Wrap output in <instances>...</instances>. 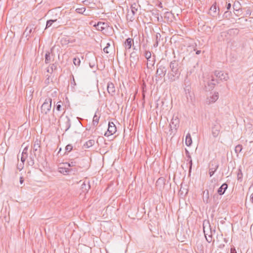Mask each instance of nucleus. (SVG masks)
I'll list each match as a JSON object with an SVG mask.
<instances>
[{
	"label": "nucleus",
	"instance_id": "a19ab883",
	"mask_svg": "<svg viewBox=\"0 0 253 253\" xmlns=\"http://www.w3.org/2000/svg\"><path fill=\"white\" fill-rule=\"evenodd\" d=\"M85 8L84 7H82V8H78L76 9V11L77 13H84V12L85 11Z\"/></svg>",
	"mask_w": 253,
	"mask_h": 253
},
{
	"label": "nucleus",
	"instance_id": "b1692460",
	"mask_svg": "<svg viewBox=\"0 0 253 253\" xmlns=\"http://www.w3.org/2000/svg\"><path fill=\"white\" fill-rule=\"evenodd\" d=\"M216 84V82L213 77H212L210 81H209L207 83L208 86L209 87V89H212Z\"/></svg>",
	"mask_w": 253,
	"mask_h": 253
},
{
	"label": "nucleus",
	"instance_id": "8fccbe9b",
	"mask_svg": "<svg viewBox=\"0 0 253 253\" xmlns=\"http://www.w3.org/2000/svg\"><path fill=\"white\" fill-rule=\"evenodd\" d=\"M241 12V9L238 10V11H234V13L236 16H238L241 14H240Z\"/></svg>",
	"mask_w": 253,
	"mask_h": 253
},
{
	"label": "nucleus",
	"instance_id": "37998d69",
	"mask_svg": "<svg viewBox=\"0 0 253 253\" xmlns=\"http://www.w3.org/2000/svg\"><path fill=\"white\" fill-rule=\"evenodd\" d=\"M62 104V102L61 101H59L57 103V105H56V109L58 111H61V105Z\"/></svg>",
	"mask_w": 253,
	"mask_h": 253
},
{
	"label": "nucleus",
	"instance_id": "6e6552de",
	"mask_svg": "<svg viewBox=\"0 0 253 253\" xmlns=\"http://www.w3.org/2000/svg\"><path fill=\"white\" fill-rule=\"evenodd\" d=\"M221 126L218 123H216L211 127V132L214 137L218 136L220 133Z\"/></svg>",
	"mask_w": 253,
	"mask_h": 253
},
{
	"label": "nucleus",
	"instance_id": "864d4df0",
	"mask_svg": "<svg viewBox=\"0 0 253 253\" xmlns=\"http://www.w3.org/2000/svg\"><path fill=\"white\" fill-rule=\"evenodd\" d=\"M27 157H25V156H21V161L24 163L25 162V161L26 160V158Z\"/></svg>",
	"mask_w": 253,
	"mask_h": 253
},
{
	"label": "nucleus",
	"instance_id": "0e129e2a",
	"mask_svg": "<svg viewBox=\"0 0 253 253\" xmlns=\"http://www.w3.org/2000/svg\"><path fill=\"white\" fill-rule=\"evenodd\" d=\"M71 84H73L74 85H76V83H75V81L74 77H73V80L71 82Z\"/></svg>",
	"mask_w": 253,
	"mask_h": 253
},
{
	"label": "nucleus",
	"instance_id": "f8f14e48",
	"mask_svg": "<svg viewBox=\"0 0 253 253\" xmlns=\"http://www.w3.org/2000/svg\"><path fill=\"white\" fill-rule=\"evenodd\" d=\"M167 71V68L165 66L160 65L157 70L156 74L161 78H162L165 76Z\"/></svg>",
	"mask_w": 253,
	"mask_h": 253
},
{
	"label": "nucleus",
	"instance_id": "69168bd1",
	"mask_svg": "<svg viewBox=\"0 0 253 253\" xmlns=\"http://www.w3.org/2000/svg\"><path fill=\"white\" fill-rule=\"evenodd\" d=\"M161 181L163 182V179H162L161 178H159L158 179V180L157 181L156 183H158L160 182Z\"/></svg>",
	"mask_w": 253,
	"mask_h": 253
},
{
	"label": "nucleus",
	"instance_id": "a211bd4d",
	"mask_svg": "<svg viewBox=\"0 0 253 253\" xmlns=\"http://www.w3.org/2000/svg\"><path fill=\"white\" fill-rule=\"evenodd\" d=\"M228 188V185L224 183L218 189L217 193L220 195H222L224 194L225 191Z\"/></svg>",
	"mask_w": 253,
	"mask_h": 253
},
{
	"label": "nucleus",
	"instance_id": "9d476101",
	"mask_svg": "<svg viewBox=\"0 0 253 253\" xmlns=\"http://www.w3.org/2000/svg\"><path fill=\"white\" fill-rule=\"evenodd\" d=\"M196 246L197 250L200 252H203L204 249L203 242L204 239L203 237H197Z\"/></svg>",
	"mask_w": 253,
	"mask_h": 253
},
{
	"label": "nucleus",
	"instance_id": "c85d7f7f",
	"mask_svg": "<svg viewBox=\"0 0 253 253\" xmlns=\"http://www.w3.org/2000/svg\"><path fill=\"white\" fill-rule=\"evenodd\" d=\"M192 143V141L191 135L189 133H188L186 136L185 143L187 146H189L191 145Z\"/></svg>",
	"mask_w": 253,
	"mask_h": 253
},
{
	"label": "nucleus",
	"instance_id": "0eeeda50",
	"mask_svg": "<svg viewBox=\"0 0 253 253\" xmlns=\"http://www.w3.org/2000/svg\"><path fill=\"white\" fill-rule=\"evenodd\" d=\"M219 165L216 161H213L210 164L209 174L211 177L218 168Z\"/></svg>",
	"mask_w": 253,
	"mask_h": 253
},
{
	"label": "nucleus",
	"instance_id": "1a4fd4ad",
	"mask_svg": "<svg viewBox=\"0 0 253 253\" xmlns=\"http://www.w3.org/2000/svg\"><path fill=\"white\" fill-rule=\"evenodd\" d=\"M179 120L177 116H173L171 120L170 124H169L170 129H172V128L177 129V128L179 126Z\"/></svg>",
	"mask_w": 253,
	"mask_h": 253
},
{
	"label": "nucleus",
	"instance_id": "f03ea898",
	"mask_svg": "<svg viewBox=\"0 0 253 253\" xmlns=\"http://www.w3.org/2000/svg\"><path fill=\"white\" fill-rule=\"evenodd\" d=\"M203 231L205 236L209 233L214 234L215 233V226L214 222H203Z\"/></svg>",
	"mask_w": 253,
	"mask_h": 253
},
{
	"label": "nucleus",
	"instance_id": "72a5a7b5",
	"mask_svg": "<svg viewBox=\"0 0 253 253\" xmlns=\"http://www.w3.org/2000/svg\"><path fill=\"white\" fill-rule=\"evenodd\" d=\"M154 64H155L154 59L151 58L150 59V61H148V60H147V67L148 68H151V67L154 66Z\"/></svg>",
	"mask_w": 253,
	"mask_h": 253
},
{
	"label": "nucleus",
	"instance_id": "412c9836",
	"mask_svg": "<svg viewBox=\"0 0 253 253\" xmlns=\"http://www.w3.org/2000/svg\"><path fill=\"white\" fill-rule=\"evenodd\" d=\"M95 26L98 30L102 31L108 27V24L105 22H99Z\"/></svg>",
	"mask_w": 253,
	"mask_h": 253
},
{
	"label": "nucleus",
	"instance_id": "4468645a",
	"mask_svg": "<svg viewBox=\"0 0 253 253\" xmlns=\"http://www.w3.org/2000/svg\"><path fill=\"white\" fill-rule=\"evenodd\" d=\"M107 91L109 94L113 96L115 93V87L114 84L112 82H109L107 84Z\"/></svg>",
	"mask_w": 253,
	"mask_h": 253
},
{
	"label": "nucleus",
	"instance_id": "aec40b11",
	"mask_svg": "<svg viewBox=\"0 0 253 253\" xmlns=\"http://www.w3.org/2000/svg\"><path fill=\"white\" fill-rule=\"evenodd\" d=\"M71 125V120L70 118L68 116H66L64 118V124L63 126L66 131L70 128Z\"/></svg>",
	"mask_w": 253,
	"mask_h": 253
},
{
	"label": "nucleus",
	"instance_id": "79ce46f5",
	"mask_svg": "<svg viewBox=\"0 0 253 253\" xmlns=\"http://www.w3.org/2000/svg\"><path fill=\"white\" fill-rule=\"evenodd\" d=\"M22 156H25V157H28V147H26L23 152H22Z\"/></svg>",
	"mask_w": 253,
	"mask_h": 253
},
{
	"label": "nucleus",
	"instance_id": "423d86ee",
	"mask_svg": "<svg viewBox=\"0 0 253 253\" xmlns=\"http://www.w3.org/2000/svg\"><path fill=\"white\" fill-rule=\"evenodd\" d=\"M139 61V55L136 51H133L130 55V66H135L137 62Z\"/></svg>",
	"mask_w": 253,
	"mask_h": 253
},
{
	"label": "nucleus",
	"instance_id": "c9c22d12",
	"mask_svg": "<svg viewBox=\"0 0 253 253\" xmlns=\"http://www.w3.org/2000/svg\"><path fill=\"white\" fill-rule=\"evenodd\" d=\"M145 57L148 61H150L151 58V53L149 51H146L145 52Z\"/></svg>",
	"mask_w": 253,
	"mask_h": 253
},
{
	"label": "nucleus",
	"instance_id": "dca6fc26",
	"mask_svg": "<svg viewBox=\"0 0 253 253\" xmlns=\"http://www.w3.org/2000/svg\"><path fill=\"white\" fill-rule=\"evenodd\" d=\"M218 11H217V6L216 4H213L211 7L210 9V14L212 15V16L214 17L216 16L219 13V8H218Z\"/></svg>",
	"mask_w": 253,
	"mask_h": 253
},
{
	"label": "nucleus",
	"instance_id": "9b49d317",
	"mask_svg": "<svg viewBox=\"0 0 253 253\" xmlns=\"http://www.w3.org/2000/svg\"><path fill=\"white\" fill-rule=\"evenodd\" d=\"M214 75L221 81H227L229 79L228 74L224 73L222 71H215Z\"/></svg>",
	"mask_w": 253,
	"mask_h": 253
},
{
	"label": "nucleus",
	"instance_id": "39448f33",
	"mask_svg": "<svg viewBox=\"0 0 253 253\" xmlns=\"http://www.w3.org/2000/svg\"><path fill=\"white\" fill-rule=\"evenodd\" d=\"M116 130L117 128L115 124L113 122H109L107 131L105 133L104 135L106 136L112 135L116 132Z\"/></svg>",
	"mask_w": 253,
	"mask_h": 253
},
{
	"label": "nucleus",
	"instance_id": "13d9d810",
	"mask_svg": "<svg viewBox=\"0 0 253 253\" xmlns=\"http://www.w3.org/2000/svg\"><path fill=\"white\" fill-rule=\"evenodd\" d=\"M90 0H85L84 1V4L87 5L88 3L90 2Z\"/></svg>",
	"mask_w": 253,
	"mask_h": 253
},
{
	"label": "nucleus",
	"instance_id": "052dcab7",
	"mask_svg": "<svg viewBox=\"0 0 253 253\" xmlns=\"http://www.w3.org/2000/svg\"><path fill=\"white\" fill-rule=\"evenodd\" d=\"M90 0H85L84 1V4L87 5L88 3L90 2Z\"/></svg>",
	"mask_w": 253,
	"mask_h": 253
},
{
	"label": "nucleus",
	"instance_id": "5701e85b",
	"mask_svg": "<svg viewBox=\"0 0 253 253\" xmlns=\"http://www.w3.org/2000/svg\"><path fill=\"white\" fill-rule=\"evenodd\" d=\"M185 153H186V157L188 158L187 161H188V163L189 165V172H190L191 171V169H192V164H193L192 160L191 157L190 156V154L189 151L186 149H185Z\"/></svg>",
	"mask_w": 253,
	"mask_h": 253
},
{
	"label": "nucleus",
	"instance_id": "ddd939ff",
	"mask_svg": "<svg viewBox=\"0 0 253 253\" xmlns=\"http://www.w3.org/2000/svg\"><path fill=\"white\" fill-rule=\"evenodd\" d=\"M52 49H51L50 51H46L45 54V63L46 64L49 63L51 61L53 60V55L52 54Z\"/></svg>",
	"mask_w": 253,
	"mask_h": 253
},
{
	"label": "nucleus",
	"instance_id": "20e7f679",
	"mask_svg": "<svg viewBox=\"0 0 253 253\" xmlns=\"http://www.w3.org/2000/svg\"><path fill=\"white\" fill-rule=\"evenodd\" d=\"M38 29V26H35L34 24L29 25L26 28L25 31L23 33V36L25 37H27L30 36L32 33L36 32V30Z\"/></svg>",
	"mask_w": 253,
	"mask_h": 253
},
{
	"label": "nucleus",
	"instance_id": "774afa93",
	"mask_svg": "<svg viewBox=\"0 0 253 253\" xmlns=\"http://www.w3.org/2000/svg\"><path fill=\"white\" fill-rule=\"evenodd\" d=\"M59 23H60V21H58ZM61 23L63 25H67V22H61Z\"/></svg>",
	"mask_w": 253,
	"mask_h": 253
},
{
	"label": "nucleus",
	"instance_id": "c03bdc74",
	"mask_svg": "<svg viewBox=\"0 0 253 253\" xmlns=\"http://www.w3.org/2000/svg\"><path fill=\"white\" fill-rule=\"evenodd\" d=\"M73 149V146L71 144L67 145L65 147V150L67 152H70Z\"/></svg>",
	"mask_w": 253,
	"mask_h": 253
},
{
	"label": "nucleus",
	"instance_id": "393cba45",
	"mask_svg": "<svg viewBox=\"0 0 253 253\" xmlns=\"http://www.w3.org/2000/svg\"><path fill=\"white\" fill-rule=\"evenodd\" d=\"M139 7H140V5L138 3L135 2L132 3L130 6L131 13L135 14Z\"/></svg>",
	"mask_w": 253,
	"mask_h": 253
},
{
	"label": "nucleus",
	"instance_id": "7c9ffc66",
	"mask_svg": "<svg viewBox=\"0 0 253 253\" xmlns=\"http://www.w3.org/2000/svg\"><path fill=\"white\" fill-rule=\"evenodd\" d=\"M63 164L65 165H67L68 167H74L77 166L78 163L75 161L72 160L68 163H65Z\"/></svg>",
	"mask_w": 253,
	"mask_h": 253
},
{
	"label": "nucleus",
	"instance_id": "2eb2a0df",
	"mask_svg": "<svg viewBox=\"0 0 253 253\" xmlns=\"http://www.w3.org/2000/svg\"><path fill=\"white\" fill-rule=\"evenodd\" d=\"M218 98V93L214 92V93L207 99V103L211 104L215 102Z\"/></svg>",
	"mask_w": 253,
	"mask_h": 253
},
{
	"label": "nucleus",
	"instance_id": "680f3d73",
	"mask_svg": "<svg viewBox=\"0 0 253 253\" xmlns=\"http://www.w3.org/2000/svg\"><path fill=\"white\" fill-rule=\"evenodd\" d=\"M184 83L185 84H188L189 83V81L187 80V76L186 77V79L184 80Z\"/></svg>",
	"mask_w": 253,
	"mask_h": 253
},
{
	"label": "nucleus",
	"instance_id": "cd10ccee",
	"mask_svg": "<svg viewBox=\"0 0 253 253\" xmlns=\"http://www.w3.org/2000/svg\"><path fill=\"white\" fill-rule=\"evenodd\" d=\"M95 141L93 139H90L86 141L84 145V147L85 148H88L92 146L94 144Z\"/></svg>",
	"mask_w": 253,
	"mask_h": 253
},
{
	"label": "nucleus",
	"instance_id": "473e14b6",
	"mask_svg": "<svg viewBox=\"0 0 253 253\" xmlns=\"http://www.w3.org/2000/svg\"><path fill=\"white\" fill-rule=\"evenodd\" d=\"M57 21V19L47 20L46 21V27H45V29H46L48 28L49 27H50L54 22H56Z\"/></svg>",
	"mask_w": 253,
	"mask_h": 253
},
{
	"label": "nucleus",
	"instance_id": "bf43d9fd",
	"mask_svg": "<svg viewBox=\"0 0 253 253\" xmlns=\"http://www.w3.org/2000/svg\"><path fill=\"white\" fill-rule=\"evenodd\" d=\"M90 0H85L84 1V4L87 5L88 3L90 2Z\"/></svg>",
	"mask_w": 253,
	"mask_h": 253
},
{
	"label": "nucleus",
	"instance_id": "e2e57ef3",
	"mask_svg": "<svg viewBox=\"0 0 253 253\" xmlns=\"http://www.w3.org/2000/svg\"><path fill=\"white\" fill-rule=\"evenodd\" d=\"M50 79L49 77H48L45 80V83L47 84H48L49 83Z\"/></svg>",
	"mask_w": 253,
	"mask_h": 253
},
{
	"label": "nucleus",
	"instance_id": "de8ad7c7",
	"mask_svg": "<svg viewBox=\"0 0 253 253\" xmlns=\"http://www.w3.org/2000/svg\"><path fill=\"white\" fill-rule=\"evenodd\" d=\"M231 12H229V11H226L225 12L224 14V16L227 18L228 17H230V15H231Z\"/></svg>",
	"mask_w": 253,
	"mask_h": 253
},
{
	"label": "nucleus",
	"instance_id": "58836bf2",
	"mask_svg": "<svg viewBox=\"0 0 253 253\" xmlns=\"http://www.w3.org/2000/svg\"><path fill=\"white\" fill-rule=\"evenodd\" d=\"M242 150V146L241 145H238L235 148V151L237 154H238L241 152Z\"/></svg>",
	"mask_w": 253,
	"mask_h": 253
},
{
	"label": "nucleus",
	"instance_id": "5fc2aeb1",
	"mask_svg": "<svg viewBox=\"0 0 253 253\" xmlns=\"http://www.w3.org/2000/svg\"><path fill=\"white\" fill-rule=\"evenodd\" d=\"M230 253H237L236 251V250H235V249L234 248H231Z\"/></svg>",
	"mask_w": 253,
	"mask_h": 253
},
{
	"label": "nucleus",
	"instance_id": "4be33fe9",
	"mask_svg": "<svg viewBox=\"0 0 253 253\" xmlns=\"http://www.w3.org/2000/svg\"><path fill=\"white\" fill-rule=\"evenodd\" d=\"M133 42V40L132 39L128 38L126 39L125 43L124 46L126 49H129L132 45V43Z\"/></svg>",
	"mask_w": 253,
	"mask_h": 253
},
{
	"label": "nucleus",
	"instance_id": "3c124183",
	"mask_svg": "<svg viewBox=\"0 0 253 253\" xmlns=\"http://www.w3.org/2000/svg\"><path fill=\"white\" fill-rule=\"evenodd\" d=\"M190 87L189 86V85H188L186 88H185V91H186V93L187 94V92L189 93L190 92Z\"/></svg>",
	"mask_w": 253,
	"mask_h": 253
},
{
	"label": "nucleus",
	"instance_id": "bb28decb",
	"mask_svg": "<svg viewBox=\"0 0 253 253\" xmlns=\"http://www.w3.org/2000/svg\"><path fill=\"white\" fill-rule=\"evenodd\" d=\"M90 188L89 182L86 183L84 182L81 185V189L83 192H86Z\"/></svg>",
	"mask_w": 253,
	"mask_h": 253
},
{
	"label": "nucleus",
	"instance_id": "4d7b16f0",
	"mask_svg": "<svg viewBox=\"0 0 253 253\" xmlns=\"http://www.w3.org/2000/svg\"><path fill=\"white\" fill-rule=\"evenodd\" d=\"M24 180L23 177H20V184H23V183L24 182Z\"/></svg>",
	"mask_w": 253,
	"mask_h": 253
},
{
	"label": "nucleus",
	"instance_id": "ea45409f",
	"mask_svg": "<svg viewBox=\"0 0 253 253\" xmlns=\"http://www.w3.org/2000/svg\"><path fill=\"white\" fill-rule=\"evenodd\" d=\"M73 63L76 66H79L80 65L81 61L79 58L75 57L73 59Z\"/></svg>",
	"mask_w": 253,
	"mask_h": 253
},
{
	"label": "nucleus",
	"instance_id": "a878e982",
	"mask_svg": "<svg viewBox=\"0 0 253 253\" xmlns=\"http://www.w3.org/2000/svg\"><path fill=\"white\" fill-rule=\"evenodd\" d=\"M40 147V145L39 142L38 141H36L33 146V153H34V155L35 157H36V154H37L36 152H40V150H39Z\"/></svg>",
	"mask_w": 253,
	"mask_h": 253
},
{
	"label": "nucleus",
	"instance_id": "338daca9",
	"mask_svg": "<svg viewBox=\"0 0 253 253\" xmlns=\"http://www.w3.org/2000/svg\"><path fill=\"white\" fill-rule=\"evenodd\" d=\"M250 200L252 203H253V193L251 196Z\"/></svg>",
	"mask_w": 253,
	"mask_h": 253
},
{
	"label": "nucleus",
	"instance_id": "6e6d98bb",
	"mask_svg": "<svg viewBox=\"0 0 253 253\" xmlns=\"http://www.w3.org/2000/svg\"><path fill=\"white\" fill-rule=\"evenodd\" d=\"M161 35L160 33H157L156 34V40L157 41H158V39H160L161 38Z\"/></svg>",
	"mask_w": 253,
	"mask_h": 253
},
{
	"label": "nucleus",
	"instance_id": "603ef678",
	"mask_svg": "<svg viewBox=\"0 0 253 253\" xmlns=\"http://www.w3.org/2000/svg\"><path fill=\"white\" fill-rule=\"evenodd\" d=\"M226 8L227 9L229 10L231 8V4L230 3H228L226 4Z\"/></svg>",
	"mask_w": 253,
	"mask_h": 253
},
{
	"label": "nucleus",
	"instance_id": "e433bc0d",
	"mask_svg": "<svg viewBox=\"0 0 253 253\" xmlns=\"http://www.w3.org/2000/svg\"><path fill=\"white\" fill-rule=\"evenodd\" d=\"M212 235L211 233H209V235H206V236H205L207 241L209 243L212 241Z\"/></svg>",
	"mask_w": 253,
	"mask_h": 253
},
{
	"label": "nucleus",
	"instance_id": "49530a36",
	"mask_svg": "<svg viewBox=\"0 0 253 253\" xmlns=\"http://www.w3.org/2000/svg\"><path fill=\"white\" fill-rule=\"evenodd\" d=\"M242 176H243V174H242V173L241 172V170L240 169L239 170V172L238 173V174H237V177H238V179H241L242 178Z\"/></svg>",
	"mask_w": 253,
	"mask_h": 253
},
{
	"label": "nucleus",
	"instance_id": "2f4dec72",
	"mask_svg": "<svg viewBox=\"0 0 253 253\" xmlns=\"http://www.w3.org/2000/svg\"><path fill=\"white\" fill-rule=\"evenodd\" d=\"M134 15H135L134 14L131 13V12H128V13L126 15L127 20H128L129 21H131V22H132L133 21H134L135 19Z\"/></svg>",
	"mask_w": 253,
	"mask_h": 253
},
{
	"label": "nucleus",
	"instance_id": "c756f323",
	"mask_svg": "<svg viewBox=\"0 0 253 253\" xmlns=\"http://www.w3.org/2000/svg\"><path fill=\"white\" fill-rule=\"evenodd\" d=\"M233 8L234 11H238V10L241 9V5L239 1H235L233 5Z\"/></svg>",
	"mask_w": 253,
	"mask_h": 253
},
{
	"label": "nucleus",
	"instance_id": "09e8293b",
	"mask_svg": "<svg viewBox=\"0 0 253 253\" xmlns=\"http://www.w3.org/2000/svg\"><path fill=\"white\" fill-rule=\"evenodd\" d=\"M109 46H110V44L109 43H107V46H106V47H105L103 49V50L106 53H109V51L108 50V47Z\"/></svg>",
	"mask_w": 253,
	"mask_h": 253
},
{
	"label": "nucleus",
	"instance_id": "4c0bfd02",
	"mask_svg": "<svg viewBox=\"0 0 253 253\" xmlns=\"http://www.w3.org/2000/svg\"><path fill=\"white\" fill-rule=\"evenodd\" d=\"M99 117H98L96 115H95L93 119V124L94 126L97 125L98 123Z\"/></svg>",
	"mask_w": 253,
	"mask_h": 253
},
{
	"label": "nucleus",
	"instance_id": "f3484780",
	"mask_svg": "<svg viewBox=\"0 0 253 253\" xmlns=\"http://www.w3.org/2000/svg\"><path fill=\"white\" fill-rule=\"evenodd\" d=\"M72 170H73V169H69L68 168H66L65 166V167H59L58 168L59 172L64 175L69 174V172Z\"/></svg>",
	"mask_w": 253,
	"mask_h": 253
},
{
	"label": "nucleus",
	"instance_id": "a18cd8bd",
	"mask_svg": "<svg viewBox=\"0 0 253 253\" xmlns=\"http://www.w3.org/2000/svg\"><path fill=\"white\" fill-rule=\"evenodd\" d=\"M31 161L30 162V165L33 166L34 164V157L32 156V154L30 156Z\"/></svg>",
	"mask_w": 253,
	"mask_h": 253
},
{
	"label": "nucleus",
	"instance_id": "f257e3e1",
	"mask_svg": "<svg viewBox=\"0 0 253 253\" xmlns=\"http://www.w3.org/2000/svg\"><path fill=\"white\" fill-rule=\"evenodd\" d=\"M170 71L168 73L167 76L170 82H173L179 79L182 70V64L178 60H173L169 64Z\"/></svg>",
	"mask_w": 253,
	"mask_h": 253
},
{
	"label": "nucleus",
	"instance_id": "7ed1b4c3",
	"mask_svg": "<svg viewBox=\"0 0 253 253\" xmlns=\"http://www.w3.org/2000/svg\"><path fill=\"white\" fill-rule=\"evenodd\" d=\"M51 103L52 99L51 98L48 97L45 99L41 108V113L43 114H47L50 111Z\"/></svg>",
	"mask_w": 253,
	"mask_h": 253
},
{
	"label": "nucleus",
	"instance_id": "f704fd0d",
	"mask_svg": "<svg viewBox=\"0 0 253 253\" xmlns=\"http://www.w3.org/2000/svg\"><path fill=\"white\" fill-rule=\"evenodd\" d=\"M56 68H57V66L54 64H52L50 65V67L49 68H48L47 71L48 72L51 73L54 70H55L56 69Z\"/></svg>",
	"mask_w": 253,
	"mask_h": 253
},
{
	"label": "nucleus",
	"instance_id": "6ab92c4d",
	"mask_svg": "<svg viewBox=\"0 0 253 253\" xmlns=\"http://www.w3.org/2000/svg\"><path fill=\"white\" fill-rule=\"evenodd\" d=\"M203 200L204 202L206 204H208L210 202L209 199V191L207 189L203 191Z\"/></svg>",
	"mask_w": 253,
	"mask_h": 253
}]
</instances>
